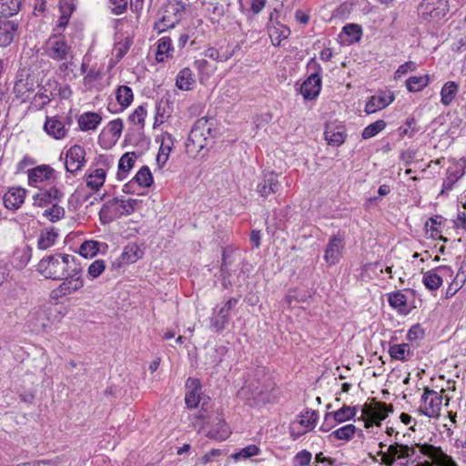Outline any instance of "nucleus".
Wrapping results in <instances>:
<instances>
[{
	"label": "nucleus",
	"instance_id": "obj_6",
	"mask_svg": "<svg viewBox=\"0 0 466 466\" xmlns=\"http://www.w3.org/2000/svg\"><path fill=\"white\" fill-rule=\"evenodd\" d=\"M82 275L83 268L79 263L71 267V269H69L66 277L62 279L61 284L51 291V298L53 299H59L65 296L79 291L84 287Z\"/></svg>",
	"mask_w": 466,
	"mask_h": 466
},
{
	"label": "nucleus",
	"instance_id": "obj_63",
	"mask_svg": "<svg viewBox=\"0 0 466 466\" xmlns=\"http://www.w3.org/2000/svg\"><path fill=\"white\" fill-rule=\"evenodd\" d=\"M109 2L112 5L111 12L116 15L124 14L127 9V0H109Z\"/></svg>",
	"mask_w": 466,
	"mask_h": 466
},
{
	"label": "nucleus",
	"instance_id": "obj_54",
	"mask_svg": "<svg viewBox=\"0 0 466 466\" xmlns=\"http://www.w3.org/2000/svg\"><path fill=\"white\" fill-rule=\"evenodd\" d=\"M464 170H454V171H448L447 177L443 180L442 183V192L451 190L453 187V185L463 176Z\"/></svg>",
	"mask_w": 466,
	"mask_h": 466
},
{
	"label": "nucleus",
	"instance_id": "obj_37",
	"mask_svg": "<svg viewBox=\"0 0 466 466\" xmlns=\"http://www.w3.org/2000/svg\"><path fill=\"white\" fill-rule=\"evenodd\" d=\"M388 302L390 307L401 314H407V298L401 291H395L389 294Z\"/></svg>",
	"mask_w": 466,
	"mask_h": 466
},
{
	"label": "nucleus",
	"instance_id": "obj_49",
	"mask_svg": "<svg viewBox=\"0 0 466 466\" xmlns=\"http://www.w3.org/2000/svg\"><path fill=\"white\" fill-rule=\"evenodd\" d=\"M386 127V122L384 120H377L370 125L367 126L362 131V137L369 139L375 137L380 131Z\"/></svg>",
	"mask_w": 466,
	"mask_h": 466
},
{
	"label": "nucleus",
	"instance_id": "obj_59",
	"mask_svg": "<svg viewBox=\"0 0 466 466\" xmlns=\"http://www.w3.org/2000/svg\"><path fill=\"white\" fill-rule=\"evenodd\" d=\"M123 121L120 118L112 120L107 125V131L111 134L112 138L117 140L123 130Z\"/></svg>",
	"mask_w": 466,
	"mask_h": 466
},
{
	"label": "nucleus",
	"instance_id": "obj_31",
	"mask_svg": "<svg viewBox=\"0 0 466 466\" xmlns=\"http://www.w3.org/2000/svg\"><path fill=\"white\" fill-rule=\"evenodd\" d=\"M102 116L95 112H86L78 118V126L82 131L95 130L101 123Z\"/></svg>",
	"mask_w": 466,
	"mask_h": 466
},
{
	"label": "nucleus",
	"instance_id": "obj_32",
	"mask_svg": "<svg viewBox=\"0 0 466 466\" xmlns=\"http://www.w3.org/2000/svg\"><path fill=\"white\" fill-rule=\"evenodd\" d=\"M137 155L134 152L125 153L118 161V171L116 177L118 180H124L127 173L133 167Z\"/></svg>",
	"mask_w": 466,
	"mask_h": 466
},
{
	"label": "nucleus",
	"instance_id": "obj_4",
	"mask_svg": "<svg viewBox=\"0 0 466 466\" xmlns=\"http://www.w3.org/2000/svg\"><path fill=\"white\" fill-rule=\"evenodd\" d=\"M76 264L75 256L56 253L43 258L37 264V271L46 279L60 280Z\"/></svg>",
	"mask_w": 466,
	"mask_h": 466
},
{
	"label": "nucleus",
	"instance_id": "obj_2",
	"mask_svg": "<svg viewBox=\"0 0 466 466\" xmlns=\"http://www.w3.org/2000/svg\"><path fill=\"white\" fill-rule=\"evenodd\" d=\"M238 395H250L258 402H271L278 397L274 378L265 367H258L248 376Z\"/></svg>",
	"mask_w": 466,
	"mask_h": 466
},
{
	"label": "nucleus",
	"instance_id": "obj_1",
	"mask_svg": "<svg viewBox=\"0 0 466 466\" xmlns=\"http://www.w3.org/2000/svg\"><path fill=\"white\" fill-rule=\"evenodd\" d=\"M381 463L386 466H408L409 461H420L422 456L431 460L434 464L441 460H447V454L444 453L441 448L435 447L431 444H415L408 446L399 443H394L389 446L386 452L380 451Z\"/></svg>",
	"mask_w": 466,
	"mask_h": 466
},
{
	"label": "nucleus",
	"instance_id": "obj_22",
	"mask_svg": "<svg viewBox=\"0 0 466 466\" xmlns=\"http://www.w3.org/2000/svg\"><path fill=\"white\" fill-rule=\"evenodd\" d=\"M44 129L55 139H62L67 134V128L59 116H46Z\"/></svg>",
	"mask_w": 466,
	"mask_h": 466
},
{
	"label": "nucleus",
	"instance_id": "obj_9",
	"mask_svg": "<svg viewBox=\"0 0 466 466\" xmlns=\"http://www.w3.org/2000/svg\"><path fill=\"white\" fill-rule=\"evenodd\" d=\"M361 411L365 427L370 428L374 424L380 426V421L385 420L390 412L393 411V408L384 402L374 401L370 404H364Z\"/></svg>",
	"mask_w": 466,
	"mask_h": 466
},
{
	"label": "nucleus",
	"instance_id": "obj_7",
	"mask_svg": "<svg viewBox=\"0 0 466 466\" xmlns=\"http://www.w3.org/2000/svg\"><path fill=\"white\" fill-rule=\"evenodd\" d=\"M307 67L310 71V75L301 84L300 93L306 100H312L319 95L321 90L322 68L315 58H311L309 61Z\"/></svg>",
	"mask_w": 466,
	"mask_h": 466
},
{
	"label": "nucleus",
	"instance_id": "obj_51",
	"mask_svg": "<svg viewBox=\"0 0 466 466\" xmlns=\"http://www.w3.org/2000/svg\"><path fill=\"white\" fill-rule=\"evenodd\" d=\"M43 216L47 218L51 222H56L64 218L65 208L54 203L50 208L45 210Z\"/></svg>",
	"mask_w": 466,
	"mask_h": 466
},
{
	"label": "nucleus",
	"instance_id": "obj_42",
	"mask_svg": "<svg viewBox=\"0 0 466 466\" xmlns=\"http://www.w3.org/2000/svg\"><path fill=\"white\" fill-rule=\"evenodd\" d=\"M331 415L335 423H342L355 417L356 407L343 405L338 410L331 412Z\"/></svg>",
	"mask_w": 466,
	"mask_h": 466
},
{
	"label": "nucleus",
	"instance_id": "obj_14",
	"mask_svg": "<svg viewBox=\"0 0 466 466\" xmlns=\"http://www.w3.org/2000/svg\"><path fill=\"white\" fill-rule=\"evenodd\" d=\"M28 185L40 187L45 182L56 179V170L49 165H39L27 170Z\"/></svg>",
	"mask_w": 466,
	"mask_h": 466
},
{
	"label": "nucleus",
	"instance_id": "obj_30",
	"mask_svg": "<svg viewBox=\"0 0 466 466\" xmlns=\"http://www.w3.org/2000/svg\"><path fill=\"white\" fill-rule=\"evenodd\" d=\"M459 84L454 81L446 82L441 89V103L449 106L455 100L459 92Z\"/></svg>",
	"mask_w": 466,
	"mask_h": 466
},
{
	"label": "nucleus",
	"instance_id": "obj_34",
	"mask_svg": "<svg viewBox=\"0 0 466 466\" xmlns=\"http://www.w3.org/2000/svg\"><path fill=\"white\" fill-rule=\"evenodd\" d=\"M106 172L103 168H96L86 177V186L93 191H97L104 185Z\"/></svg>",
	"mask_w": 466,
	"mask_h": 466
},
{
	"label": "nucleus",
	"instance_id": "obj_41",
	"mask_svg": "<svg viewBox=\"0 0 466 466\" xmlns=\"http://www.w3.org/2000/svg\"><path fill=\"white\" fill-rule=\"evenodd\" d=\"M116 98L117 103L123 107L127 108L131 105L134 95L132 89L127 86H120L116 89Z\"/></svg>",
	"mask_w": 466,
	"mask_h": 466
},
{
	"label": "nucleus",
	"instance_id": "obj_44",
	"mask_svg": "<svg viewBox=\"0 0 466 466\" xmlns=\"http://www.w3.org/2000/svg\"><path fill=\"white\" fill-rule=\"evenodd\" d=\"M22 0H0V14L2 16H12L20 9Z\"/></svg>",
	"mask_w": 466,
	"mask_h": 466
},
{
	"label": "nucleus",
	"instance_id": "obj_61",
	"mask_svg": "<svg viewBox=\"0 0 466 466\" xmlns=\"http://www.w3.org/2000/svg\"><path fill=\"white\" fill-rule=\"evenodd\" d=\"M312 455L309 451L303 450L299 451L294 457V466H307L311 461Z\"/></svg>",
	"mask_w": 466,
	"mask_h": 466
},
{
	"label": "nucleus",
	"instance_id": "obj_46",
	"mask_svg": "<svg viewBox=\"0 0 466 466\" xmlns=\"http://www.w3.org/2000/svg\"><path fill=\"white\" fill-rule=\"evenodd\" d=\"M356 432V427L353 424H347L338 430L332 431L329 434V438H335L336 440L349 441L352 439Z\"/></svg>",
	"mask_w": 466,
	"mask_h": 466
},
{
	"label": "nucleus",
	"instance_id": "obj_53",
	"mask_svg": "<svg viewBox=\"0 0 466 466\" xmlns=\"http://www.w3.org/2000/svg\"><path fill=\"white\" fill-rule=\"evenodd\" d=\"M147 116V110L143 106H137L134 112L128 116V120L130 123L134 125L139 126L140 128H143L145 125V118Z\"/></svg>",
	"mask_w": 466,
	"mask_h": 466
},
{
	"label": "nucleus",
	"instance_id": "obj_50",
	"mask_svg": "<svg viewBox=\"0 0 466 466\" xmlns=\"http://www.w3.org/2000/svg\"><path fill=\"white\" fill-rule=\"evenodd\" d=\"M106 269V262L103 259L93 261L87 268V278L91 280L97 279Z\"/></svg>",
	"mask_w": 466,
	"mask_h": 466
},
{
	"label": "nucleus",
	"instance_id": "obj_33",
	"mask_svg": "<svg viewBox=\"0 0 466 466\" xmlns=\"http://www.w3.org/2000/svg\"><path fill=\"white\" fill-rule=\"evenodd\" d=\"M389 354L394 360L407 361L412 357L413 352L410 350V346L409 344L400 343L390 345L389 349Z\"/></svg>",
	"mask_w": 466,
	"mask_h": 466
},
{
	"label": "nucleus",
	"instance_id": "obj_45",
	"mask_svg": "<svg viewBox=\"0 0 466 466\" xmlns=\"http://www.w3.org/2000/svg\"><path fill=\"white\" fill-rule=\"evenodd\" d=\"M207 436L215 440H226L229 436V431L224 420L218 418L217 426L208 431Z\"/></svg>",
	"mask_w": 466,
	"mask_h": 466
},
{
	"label": "nucleus",
	"instance_id": "obj_8",
	"mask_svg": "<svg viewBox=\"0 0 466 466\" xmlns=\"http://www.w3.org/2000/svg\"><path fill=\"white\" fill-rule=\"evenodd\" d=\"M185 12V5L182 2H172L163 8L161 17L155 23L154 29L158 33L174 28L180 21Z\"/></svg>",
	"mask_w": 466,
	"mask_h": 466
},
{
	"label": "nucleus",
	"instance_id": "obj_19",
	"mask_svg": "<svg viewBox=\"0 0 466 466\" xmlns=\"http://www.w3.org/2000/svg\"><path fill=\"white\" fill-rule=\"evenodd\" d=\"M64 197V193L61 189L56 187H51L50 188L36 193L33 197V205L36 207H46L49 204L59 202Z\"/></svg>",
	"mask_w": 466,
	"mask_h": 466
},
{
	"label": "nucleus",
	"instance_id": "obj_26",
	"mask_svg": "<svg viewBox=\"0 0 466 466\" xmlns=\"http://www.w3.org/2000/svg\"><path fill=\"white\" fill-rule=\"evenodd\" d=\"M134 183L143 187H147L153 183V177L147 166L142 167L134 178L124 186L123 191L126 193L133 192Z\"/></svg>",
	"mask_w": 466,
	"mask_h": 466
},
{
	"label": "nucleus",
	"instance_id": "obj_11",
	"mask_svg": "<svg viewBox=\"0 0 466 466\" xmlns=\"http://www.w3.org/2000/svg\"><path fill=\"white\" fill-rule=\"evenodd\" d=\"M238 299L229 298L219 309H213L210 317L209 329L217 333H221L228 325L230 319V311L236 307Z\"/></svg>",
	"mask_w": 466,
	"mask_h": 466
},
{
	"label": "nucleus",
	"instance_id": "obj_52",
	"mask_svg": "<svg viewBox=\"0 0 466 466\" xmlns=\"http://www.w3.org/2000/svg\"><path fill=\"white\" fill-rule=\"evenodd\" d=\"M418 131L419 128L416 127V119L413 116L407 118L404 126L399 128L400 136L401 137L405 136L412 137Z\"/></svg>",
	"mask_w": 466,
	"mask_h": 466
},
{
	"label": "nucleus",
	"instance_id": "obj_16",
	"mask_svg": "<svg viewBox=\"0 0 466 466\" xmlns=\"http://www.w3.org/2000/svg\"><path fill=\"white\" fill-rule=\"evenodd\" d=\"M452 274L453 270L450 266H441L435 269L424 272L422 282L428 289L436 290L442 285V277H451Z\"/></svg>",
	"mask_w": 466,
	"mask_h": 466
},
{
	"label": "nucleus",
	"instance_id": "obj_36",
	"mask_svg": "<svg viewBox=\"0 0 466 466\" xmlns=\"http://www.w3.org/2000/svg\"><path fill=\"white\" fill-rule=\"evenodd\" d=\"M143 256L142 249L136 243L128 244L125 247L121 254V262L126 264H131L137 261Z\"/></svg>",
	"mask_w": 466,
	"mask_h": 466
},
{
	"label": "nucleus",
	"instance_id": "obj_20",
	"mask_svg": "<svg viewBox=\"0 0 466 466\" xmlns=\"http://www.w3.org/2000/svg\"><path fill=\"white\" fill-rule=\"evenodd\" d=\"M141 201L135 198L120 199L115 198L107 203L115 216H128L132 214Z\"/></svg>",
	"mask_w": 466,
	"mask_h": 466
},
{
	"label": "nucleus",
	"instance_id": "obj_18",
	"mask_svg": "<svg viewBox=\"0 0 466 466\" xmlns=\"http://www.w3.org/2000/svg\"><path fill=\"white\" fill-rule=\"evenodd\" d=\"M394 100V96L390 91H379L366 103L364 111L370 115L387 107Z\"/></svg>",
	"mask_w": 466,
	"mask_h": 466
},
{
	"label": "nucleus",
	"instance_id": "obj_3",
	"mask_svg": "<svg viewBox=\"0 0 466 466\" xmlns=\"http://www.w3.org/2000/svg\"><path fill=\"white\" fill-rule=\"evenodd\" d=\"M44 51L50 59L60 63L57 68L58 74L64 78H70L75 66L74 47L65 37L52 35L46 41Z\"/></svg>",
	"mask_w": 466,
	"mask_h": 466
},
{
	"label": "nucleus",
	"instance_id": "obj_58",
	"mask_svg": "<svg viewBox=\"0 0 466 466\" xmlns=\"http://www.w3.org/2000/svg\"><path fill=\"white\" fill-rule=\"evenodd\" d=\"M52 93L50 92L49 94H47L46 91L45 92H37L34 98H33V105L34 106H35L37 109H41L43 107H45L47 104L50 103V101L52 100Z\"/></svg>",
	"mask_w": 466,
	"mask_h": 466
},
{
	"label": "nucleus",
	"instance_id": "obj_17",
	"mask_svg": "<svg viewBox=\"0 0 466 466\" xmlns=\"http://www.w3.org/2000/svg\"><path fill=\"white\" fill-rule=\"evenodd\" d=\"M280 189L281 183L279 180V175L275 172L264 174L261 180L257 185V192L262 198H267L270 194H277Z\"/></svg>",
	"mask_w": 466,
	"mask_h": 466
},
{
	"label": "nucleus",
	"instance_id": "obj_40",
	"mask_svg": "<svg viewBox=\"0 0 466 466\" xmlns=\"http://www.w3.org/2000/svg\"><path fill=\"white\" fill-rule=\"evenodd\" d=\"M32 258V248L28 246L24 247L21 249H17L14 253V266L16 268H24Z\"/></svg>",
	"mask_w": 466,
	"mask_h": 466
},
{
	"label": "nucleus",
	"instance_id": "obj_47",
	"mask_svg": "<svg viewBox=\"0 0 466 466\" xmlns=\"http://www.w3.org/2000/svg\"><path fill=\"white\" fill-rule=\"evenodd\" d=\"M465 280H466V274L462 270V268H461L459 269L455 279L449 285V287L446 290V297L449 298V297L454 296L458 292V290L463 286Z\"/></svg>",
	"mask_w": 466,
	"mask_h": 466
},
{
	"label": "nucleus",
	"instance_id": "obj_38",
	"mask_svg": "<svg viewBox=\"0 0 466 466\" xmlns=\"http://www.w3.org/2000/svg\"><path fill=\"white\" fill-rule=\"evenodd\" d=\"M174 49L172 47L171 39L169 37H162L157 41V50L156 59L158 63L163 62L166 58L172 56Z\"/></svg>",
	"mask_w": 466,
	"mask_h": 466
},
{
	"label": "nucleus",
	"instance_id": "obj_55",
	"mask_svg": "<svg viewBox=\"0 0 466 466\" xmlns=\"http://www.w3.org/2000/svg\"><path fill=\"white\" fill-rule=\"evenodd\" d=\"M290 30L288 27L281 25L280 28H274L271 30L269 36L274 46H279L281 41L288 38Z\"/></svg>",
	"mask_w": 466,
	"mask_h": 466
},
{
	"label": "nucleus",
	"instance_id": "obj_64",
	"mask_svg": "<svg viewBox=\"0 0 466 466\" xmlns=\"http://www.w3.org/2000/svg\"><path fill=\"white\" fill-rule=\"evenodd\" d=\"M417 466H457V464L450 456H447V460H441V461H437L434 464L430 462V461H425L418 462Z\"/></svg>",
	"mask_w": 466,
	"mask_h": 466
},
{
	"label": "nucleus",
	"instance_id": "obj_60",
	"mask_svg": "<svg viewBox=\"0 0 466 466\" xmlns=\"http://www.w3.org/2000/svg\"><path fill=\"white\" fill-rule=\"evenodd\" d=\"M258 452H259V449L258 446L248 445V446L243 448L240 451L235 453L233 455V458H235L236 460L248 459V458H250L252 456L258 454Z\"/></svg>",
	"mask_w": 466,
	"mask_h": 466
},
{
	"label": "nucleus",
	"instance_id": "obj_23",
	"mask_svg": "<svg viewBox=\"0 0 466 466\" xmlns=\"http://www.w3.org/2000/svg\"><path fill=\"white\" fill-rule=\"evenodd\" d=\"M17 29V23L0 17V46H9L15 38Z\"/></svg>",
	"mask_w": 466,
	"mask_h": 466
},
{
	"label": "nucleus",
	"instance_id": "obj_29",
	"mask_svg": "<svg viewBox=\"0 0 466 466\" xmlns=\"http://www.w3.org/2000/svg\"><path fill=\"white\" fill-rule=\"evenodd\" d=\"M45 316L46 313L42 308L30 311L27 321L32 326L34 331L41 332L49 326L48 320L45 319Z\"/></svg>",
	"mask_w": 466,
	"mask_h": 466
},
{
	"label": "nucleus",
	"instance_id": "obj_27",
	"mask_svg": "<svg viewBox=\"0 0 466 466\" xmlns=\"http://www.w3.org/2000/svg\"><path fill=\"white\" fill-rule=\"evenodd\" d=\"M174 147V139L171 134L164 132L161 134V145L157 157V161L162 165L168 160L169 154Z\"/></svg>",
	"mask_w": 466,
	"mask_h": 466
},
{
	"label": "nucleus",
	"instance_id": "obj_62",
	"mask_svg": "<svg viewBox=\"0 0 466 466\" xmlns=\"http://www.w3.org/2000/svg\"><path fill=\"white\" fill-rule=\"evenodd\" d=\"M26 86L27 83L25 80L20 79L15 82L14 86V90L16 96L22 97L23 100H25L29 97L28 93L30 92L31 88L26 87Z\"/></svg>",
	"mask_w": 466,
	"mask_h": 466
},
{
	"label": "nucleus",
	"instance_id": "obj_15",
	"mask_svg": "<svg viewBox=\"0 0 466 466\" xmlns=\"http://www.w3.org/2000/svg\"><path fill=\"white\" fill-rule=\"evenodd\" d=\"M344 239L339 235H332L324 251V260L329 265H336L339 262L343 255Z\"/></svg>",
	"mask_w": 466,
	"mask_h": 466
},
{
	"label": "nucleus",
	"instance_id": "obj_25",
	"mask_svg": "<svg viewBox=\"0 0 466 466\" xmlns=\"http://www.w3.org/2000/svg\"><path fill=\"white\" fill-rule=\"evenodd\" d=\"M185 401L188 408H196L200 400L201 385L198 380L188 378L186 382Z\"/></svg>",
	"mask_w": 466,
	"mask_h": 466
},
{
	"label": "nucleus",
	"instance_id": "obj_28",
	"mask_svg": "<svg viewBox=\"0 0 466 466\" xmlns=\"http://www.w3.org/2000/svg\"><path fill=\"white\" fill-rule=\"evenodd\" d=\"M58 238V231L54 228L42 229L37 238V248L41 250L53 247Z\"/></svg>",
	"mask_w": 466,
	"mask_h": 466
},
{
	"label": "nucleus",
	"instance_id": "obj_12",
	"mask_svg": "<svg viewBox=\"0 0 466 466\" xmlns=\"http://www.w3.org/2000/svg\"><path fill=\"white\" fill-rule=\"evenodd\" d=\"M449 12L448 0H423L419 5V14L424 19L438 20Z\"/></svg>",
	"mask_w": 466,
	"mask_h": 466
},
{
	"label": "nucleus",
	"instance_id": "obj_10",
	"mask_svg": "<svg viewBox=\"0 0 466 466\" xmlns=\"http://www.w3.org/2000/svg\"><path fill=\"white\" fill-rule=\"evenodd\" d=\"M426 389L421 396L422 404L418 409L420 414L429 418H438L442 405V393Z\"/></svg>",
	"mask_w": 466,
	"mask_h": 466
},
{
	"label": "nucleus",
	"instance_id": "obj_13",
	"mask_svg": "<svg viewBox=\"0 0 466 466\" xmlns=\"http://www.w3.org/2000/svg\"><path fill=\"white\" fill-rule=\"evenodd\" d=\"M86 163V151L83 147L74 145L67 149L65 157L66 170L71 174H76L81 170Z\"/></svg>",
	"mask_w": 466,
	"mask_h": 466
},
{
	"label": "nucleus",
	"instance_id": "obj_21",
	"mask_svg": "<svg viewBox=\"0 0 466 466\" xmlns=\"http://www.w3.org/2000/svg\"><path fill=\"white\" fill-rule=\"evenodd\" d=\"M26 190L21 187H10L3 197L5 207L10 210L18 209L25 201Z\"/></svg>",
	"mask_w": 466,
	"mask_h": 466
},
{
	"label": "nucleus",
	"instance_id": "obj_35",
	"mask_svg": "<svg viewBox=\"0 0 466 466\" xmlns=\"http://www.w3.org/2000/svg\"><path fill=\"white\" fill-rule=\"evenodd\" d=\"M195 83L193 73L188 67L181 69L176 79V86L178 89L188 91L192 89Z\"/></svg>",
	"mask_w": 466,
	"mask_h": 466
},
{
	"label": "nucleus",
	"instance_id": "obj_56",
	"mask_svg": "<svg viewBox=\"0 0 466 466\" xmlns=\"http://www.w3.org/2000/svg\"><path fill=\"white\" fill-rule=\"evenodd\" d=\"M131 44L132 41L129 38H126L124 41L118 42L115 45L114 53L117 61L121 60L126 56L131 46Z\"/></svg>",
	"mask_w": 466,
	"mask_h": 466
},
{
	"label": "nucleus",
	"instance_id": "obj_57",
	"mask_svg": "<svg viewBox=\"0 0 466 466\" xmlns=\"http://www.w3.org/2000/svg\"><path fill=\"white\" fill-rule=\"evenodd\" d=\"M342 31L354 41H360L362 35L361 26L357 24H348L343 26Z\"/></svg>",
	"mask_w": 466,
	"mask_h": 466
},
{
	"label": "nucleus",
	"instance_id": "obj_43",
	"mask_svg": "<svg viewBox=\"0 0 466 466\" xmlns=\"http://www.w3.org/2000/svg\"><path fill=\"white\" fill-rule=\"evenodd\" d=\"M318 418V412L311 410H307L306 411L300 414L299 423L302 427L306 428L304 433L315 428Z\"/></svg>",
	"mask_w": 466,
	"mask_h": 466
},
{
	"label": "nucleus",
	"instance_id": "obj_24",
	"mask_svg": "<svg viewBox=\"0 0 466 466\" xmlns=\"http://www.w3.org/2000/svg\"><path fill=\"white\" fill-rule=\"evenodd\" d=\"M324 136L329 145L339 147L345 141L346 130L343 126L331 123L326 126Z\"/></svg>",
	"mask_w": 466,
	"mask_h": 466
},
{
	"label": "nucleus",
	"instance_id": "obj_39",
	"mask_svg": "<svg viewBox=\"0 0 466 466\" xmlns=\"http://www.w3.org/2000/svg\"><path fill=\"white\" fill-rule=\"evenodd\" d=\"M430 80L429 75L410 76L406 80V86L410 92H419L430 84Z\"/></svg>",
	"mask_w": 466,
	"mask_h": 466
},
{
	"label": "nucleus",
	"instance_id": "obj_5",
	"mask_svg": "<svg viewBox=\"0 0 466 466\" xmlns=\"http://www.w3.org/2000/svg\"><path fill=\"white\" fill-rule=\"evenodd\" d=\"M214 119L212 117H201L198 119L188 135L186 147L187 151L200 152L207 146L208 139L214 137Z\"/></svg>",
	"mask_w": 466,
	"mask_h": 466
},
{
	"label": "nucleus",
	"instance_id": "obj_48",
	"mask_svg": "<svg viewBox=\"0 0 466 466\" xmlns=\"http://www.w3.org/2000/svg\"><path fill=\"white\" fill-rule=\"evenodd\" d=\"M100 243L95 240H87L81 244L79 254L84 258H93L99 251Z\"/></svg>",
	"mask_w": 466,
	"mask_h": 466
}]
</instances>
